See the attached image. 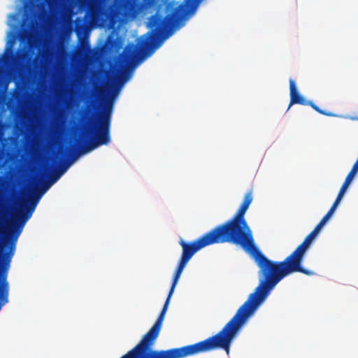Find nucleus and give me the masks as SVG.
<instances>
[{
    "label": "nucleus",
    "instance_id": "nucleus-8",
    "mask_svg": "<svg viewBox=\"0 0 358 358\" xmlns=\"http://www.w3.org/2000/svg\"><path fill=\"white\" fill-rule=\"evenodd\" d=\"M45 173L49 174L48 180L43 183L38 192L30 196L28 200L22 206V208L10 228L8 236L13 237L14 241L17 240L25 223L31 217L42 195L62 176L52 164L46 166Z\"/></svg>",
    "mask_w": 358,
    "mask_h": 358
},
{
    "label": "nucleus",
    "instance_id": "nucleus-16",
    "mask_svg": "<svg viewBox=\"0 0 358 358\" xmlns=\"http://www.w3.org/2000/svg\"><path fill=\"white\" fill-rule=\"evenodd\" d=\"M26 54L24 52H21L20 55H19V57H21V58H24Z\"/></svg>",
    "mask_w": 358,
    "mask_h": 358
},
{
    "label": "nucleus",
    "instance_id": "nucleus-12",
    "mask_svg": "<svg viewBox=\"0 0 358 358\" xmlns=\"http://www.w3.org/2000/svg\"><path fill=\"white\" fill-rule=\"evenodd\" d=\"M71 151H75L74 147L66 148L63 152L62 157L55 158L53 164H51L60 173V175L64 174L76 158V156L73 155L71 159H64V157H66Z\"/></svg>",
    "mask_w": 358,
    "mask_h": 358
},
{
    "label": "nucleus",
    "instance_id": "nucleus-5",
    "mask_svg": "<svg viewBox=\"0 0 358 358\" xmlns=\"http://www.w3.org/2000/svg\"><path fill=\"white\" fill-rule=\"evenodd\" d=\"M252 199V192L250 191L245 194L236 214L215 228L228 243L241 246L252 257L259 269L258 275L260 281L264 278L268 259L256 246L252 231L245 218Z\"/></svg>",
    "mask_w": 358,
    "mask_h": 358
},
{
    "label": "nucleus",
    "instance_id": "nucleus-7",
    "mask_svg": "<svg viewBox=\"0 0 358 358\" xmlns=\"http://www.w3.org/2000/svg\"><path fill=\"white\" fill-rule=\"evenodd\" d=\"M113 110V100L108 99L102 110L87 129L89 139L80 148V154H86L101 145H108L110 141V123Z\"/></svg>",
    "mask_w": 358,
    "mask_h": 358
},
{
    "label": "nucleus",
    "instance_id": "nucleus-2",
    "mask_svg": "<svg viewBox=\"0 0 358 358\" xmlns=\"http://www.w3.org/2000/svg\"><path fill=\"white\" fill-rule=\"evenodd\" d=\"M187 264V262L180 259L173 275L168 296L157 320L151 329L143 335L139 343L120 358H184L218 348L223 349L227 355L229 354L231 345L238 331L248 319L263 303L260 292L257 289V287L238 309L234 316L215 335L199 343L178 348L166 350H152V346L159 334L171 298Z\"/></svg>",
    "mask_w": 358,
    "mask_h": 358
},
{
    "label": "nucleus",
    "instance_id": "nucleus-18",
    "mask_svg": "<svg viewBox=\"0 0 358 358\" xmlns=\"http://www.w3.org/2000/svg\"><path fill=\"white\" fill-rule=\"evenodd\" d=\"M89 120V117H86V120L88 121Z\"/></svg>",
    "mask_w": 358,
    "mask_h": 358
},
{
    "label": "nucleus",
    "instance_id": "nucleus-3",
    "mask_svg": "<svg viewBox=\"0 0 358 358\" xmlns=\"http://www.w3.org/2000/svg\"><path fill=\"white\" fill-rule=\"evenodd\" d=\"M252 199V192L250 191L245 194L236 214L215 228L228 243L241 246L252 257L259 269L258 275L260 281L264 278L268 259L256 246L252 231L245 218Z\"/></svg>",
    "mask_w": 358,
    "mask_h": 358
},
{
    "label": "nucleus",
    "instance_id": "nucleus-11",
    "mask_svg": "<svg viewBox=\"0 0 358 358\" xmlns=\"http://www.w3.org/2000/svg\"><path fill=\"white\" fill-rule=\"evenodd\" d=\"M289 95L290 102L287 110H289L293 104H300L303 106H310L320 114L329 117L334 115L332 113L320 109L313 101H307L302 95H301L296 90V87L293 79H289Z\"/></svg>",
    "mask_w": 358,
    "mask_h": 358
},
{
    "label": "nucleus",
    "instance_id": "nucleus-6",
    "mask_svg": "<svg viewBox=\"0 0 358 358\" xmlns=\"http://www.w3.org/2000/svg\"><path fill=\"white\" fill-rule=\"evenodd\" d=\"M329 219V217L324 215L315 229L305 238L304 241L283 261L275 262L268 259L264 278L261 279L257 286V289L260 292L263 301L276 285L286 276L296 272L302 273L307 275L315 274L313 271L302 266L303 259L313 240Z\"/></svg>",
    "mask_w": 358,
    "mask_h": 358
},
{
    "label": "nucleus",
    "instance_id": "nucleus-10",
    "mask_svg": "<svg viewBox=\"0 0 358 358\" xmlns=\"http://www.w3.org/2000/svg\"><path fill=\"white\" fill-rule=\"evenodd\" d=\"M227 243L215 227L192 242L180 240L179 243L182 247L180 259L187 262L194 255L201 249L213 244Z\"/></svg>",
    "mask_w": 358,
    "mask_h": 358
},
{
    "label": "nucleus",
    "instance_id": "nucleus-17",
    "mask_svg": "<svg viewBox=\"0 0 358 358\" xmlns=\"http://www.w3.org/2000/svg\"><path fill=\"white\" fill-rule=\"evenodd\" d=\"M117 94H118V90L114 92L113 94V97H115Z\"/></svg>",
    "mask_w": 358,
    "mask_h": 358
},
{
    "label": "nucleus",
    "instance_id": "nucleus-14",
    "mask_svg": "<svg viewBox=\"0 0 358 358\" xmlns=\"http://www.w3.org/2000/svg\"><path fill=\"white\" fill-rule=\"evenodd\" d=\"M357 170L355 169L354 168H352L351 171L348 174L344 182L343 183V185L340 189L341 191L345 193L349 185L350 184L353 178L355 177V174L357 173Z\"/></svg>",
    "mask_w": 358,
    "mask_h": 358
},
{
    "label": "nucleus",
    "instance_id": "nucleus-13",
    "mask_svg": "<svg viewBox=\"0 0 358 358\" xmlns=\"http://www.w3.org/2000/svg\"><path fill=\"white\" fill-rule=\"evenodd\" d=\"M37 6L36 0H29L24 4V13L27 15H34Z\"/></svg>",
    "mask_w": 358,
    "mask_h": 358
},
{
    "label": "nucleus",
    "instance_id": "nucleus-9",
    "mask_svg": "<svg viewBox=\"0 0 358 358\" xmlns=\"http://www.w3.org/2000/svg\"><path fill=\"white\" fill-rule=\"evenodd\" d=\"M17 240L8 235L3 241V247L8 248L6 252L0 250V310L8 302L9 284L7 281V273L15 251Z\"/></svg>",
    "mask_w": 358,
    "mask_h": 358
},
{
    "label": "nucleus",
    "instance_id": "nucleus-1",
    "mask_svg": "<svg viewBox=\"0 0 358 358\" xmlns=\"http://www.w3.org/2000/svg\"><path fill=\"white\" fill-rule=\"evenodd\" d=\"M203 0H115L108 5L106 0H87L85 17L93 22L113 20L121 12L135 17L142 12L154 8L156 13L148 18L146 34L138 39L136 45L129 44L124 49L123 63L125 69L119 78L121 87L131 73L132 68L147 57L151 56L164 41L181 29L197 11Z\"/></svg>",
    "mask_w": 358,
    "mask_h": 358
},
{
    "label": "nucleus",
    "instance_id": "nucleus-15",
    "mask_svg": "<svg viewBox=\"0 0 358 358\" xmlns=\"http://www.w3.org/2000/svg\"><path fill=\"white\" fill-rule=\"evenodd\" d=\"M344 194L345 193L343 192H342L341 190L339 191L336 200L334 201V202L333 205L331 206V208L329 210V211L327 212V213L325 215H327L329 218L331 217V215L334 213L335 210L336 209L338 205L339 204L341 200L342 199Z\"/></svg>",
    "mask_w": 358,
    "mask_h": 358
},
{
    "label": "nucleus",
    "instance_id": "nucleus-4",
    "mask_svg": "<svg viewBox=\"0 0 358 358\" xmlns=\"http://www.w3.org/2000/svg\"><path fill=\"white\" fill-rule=\"evenodd\" d=\"M252 199V192L250 191L245 194L236 214L215 228L228 243L241 246L252 257L259 269L258 275L260 281L264 278L268 259L256 246L252 231L245 218Z\"/></svg>",
    "mask_w": 358,
    "mask_h": 358
},
{
    "label": "nucleus",
    "instance_id": "nucleus-19",
    "mask_svg": "<svg viewBox=\"0 0 358 358\" xmlns=\"http://www.w3.org/2000/svg\"><path fill=\"white\" fill-rule=\"evenodd\" d=\"M357 120H358V117H357Z\"/></svg>",
    "mask_w": 358,
    "mask_h": 358
}]
</instances>
